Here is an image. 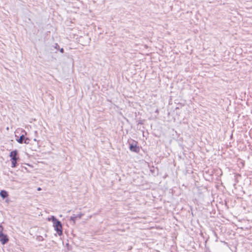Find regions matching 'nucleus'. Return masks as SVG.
Instances as JSON below:
<instances>
[{"mask_svg": "<svg viewBox=\"0 0 252 252\" xmlns=\"http://www.w3.org/2000/svg\"><path fill=\"white\" fill-rule=\"evenodd\" d=\"M52 220L53 223V226L55 230L56 231L59 235L61 236L63 234V227L62 223L54 216L52 217Z\"/></svg>", "mask_w": 252, "mask_h": 252, "instance_id": "1", "label": "nucleus"}, {"mask_svg": "<svg viewBox=\"0 0 252 252\" xmlns=\"http://www.w3.org/2000/svg\"><path fill=\"white\" fill-rule=\"evenodd\" d=\"M9 157H10V161L11 162V167L15 168L17 165V160L19 159L18 156V151L16 150L12 151L10 152Z\"/></svg>", "mask_w": 252, "mask_h": 252, "instance_id": "2", "label": "nucleus"}, {"mask_svg": "<svg viewBox=\"0 0 252 252\" xmlns=\"http://www.w3.org/2000/svg\"><path fill=\"white\" fill-rule=\"evenodd\" d=\"M129 149L132 152L138 153L139 152V148L137 146V142L133 141L132 143L129 145Z\"/></svg>", "mask_w": 252, "mask_h": 252, "instance_id": "3", "label": "nucleus"}, {"mask_svg": "<svg viewBox=\"0 0 252 252\" xmlns=\"http://www.w3.org/2000/svg\"><path fill=\"white\" fill-rule=\"evenodd\" d=\"M8 241L9 239L6 234H2L0 235V242L2 245L6 244Z\"/></svg>", "mask_w": 252, "mask_h": 252, "instance_id": "4", "label": "nucleus"}, {"mask_svg": "<svg viewBox=\"0 0 252 252\" xmlns=\"http://www.w3.org/2000/svg\"><path fill=\"white\" fill-rule=\"evenodd\" d=\"M83 216V214L81 213L77 215L74 214L72 216L70 217V220H72L73 222V223H75L76 219H81Z\"/></svg>", "mask_w": 252, "mask_h": 252, "instance_id": "5", "label": "nucleus"}, {"mask_svg": "<svg viewBox=\"0 0 252 252\" xmlns=\"http://www.w3.org/2000/svg\"><path fill=\"white\" fill-rule=\"evenodd\" d=\"M0 196L2 198L4 199V198H6V197H8V192L6 191H5L4 190H2L0 192Z\"/></svg>", "mask_w": 252, "mask_h": 252, "instance_id": "6", "label": "nucleus"}, {"mask_svg": "<svg viewBox=\"0 0 252 252\" xmlns=\"http://www.w3.org/2000/svg\"><path fill=\"white\" fill-rule=\"evenodd\" d=\"M24 139H25V137L24 135L22 134L18 139H17V141L20 144H22L24 143Z\"/></svg>", "mask_w": 252, "mask_h": 252, "instance_id": "7", "label": "nucleus"}, {"mask_svg": "<svg viewBox=\"0 0 252 252\" xmlns=\"http://www.w3.org/2000/svg\"><path fill=\"white\" fill-rule=\"evenodd\" d=\"M30 139L28 137H25V139H24V143L25 144H29L30 142Z\"/></svg>", "mask_w": 252, "mask_h": 252, "instance_id": "8", "label": "nucleus"}, {"mask_svg": "<svg viewBox=\"0 0 252 252\" xmlns=\"http://www.w3.org/2000/svg\"><path fill=\"white\" fill-rule=\"evenodd\" d=\"M3 227L2 225H0V235L3 234Z\"/></svg>", "mask_w": 252, "mask_h": 252, "instance_id": "9", "label": "nucleus"}, {"mask_svg": "<svg viewBox=\"0 0 252 252\" xmlns=\"http://www.w3.org/2000/svg\"><path fill=\"white\" fill-rule=\"evenodd\" d=\"M54 47H55V49H56L57 50H59L60 49V46H59V45L58 43H56L55 44Z\"/></svg>", "mask_w": 252, "mask_h": 252, "instance_id": "10", "label": "nucleus"}, {"mask_svg": "<svg viewBox=\"0 0 252 252\" xmlns=\"http://www.w3.org/2000/svg\"><path fill=\"white\" fill-rule=\"evenodd\" d=\"M59 50L62 53H63L64 52V49L63 48H60Z\"/></svg>", "mask_w": 252, "mask_h": 252, "instance_id": "11", "label": "nucleus"}, {"mask_svg": "<svg viewBox=\"0 0 252 252\" xmlns=\"http://www.w3.org/2000/svg\"><path fill=\"white\" fill-rule=\"evenodd\" d=\"M41 189V188L39 187L37 189V190H40Z\"/></svg>", "mask_w": 252, "mask_h": 252, "instance_id": "12", "label": "nucleus"}]
</instances>
